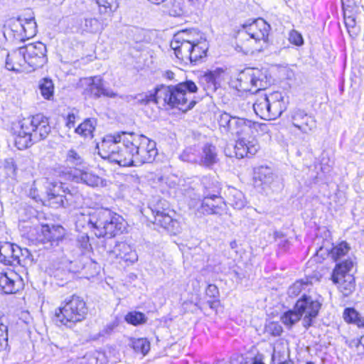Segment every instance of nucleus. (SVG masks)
Here are the masks:
<instances>
[{"mask_svg":"<svg viewBox=\"0 0 364 364\" xmlns=\"http://www.w3.org/2000/svg\"><path fill=\"white\" fill-rule=\"evenodd\" d=\"M133 132H122L117 135H107L97 144L98 153L121 166H134Z\"/></svg>","mask_w":364,"mask_h":364,"instance_id":"1","label":"nucleus"},{"mask_svg":"<svg viewBox=\"0 0 364 364\" xmlns=\"http://www.w3.org/2000/svg\"><path fill=\"white\" fill-rule=\"evenodd\" d=\"M238 39L235 46L237 53L252 55L264 50L268 46L271 26L263 18L248 21L241 25Z\"/></svg>","mask_w":364,"mask_h":364,"instance_id":"2","label":"nucleus"},{"mask_svg":"<svg viewBox=\"0 0 364 364\" xmlns=\"http://www.w3.org/2000/svg\"><path fill=\"white\" fill-rule=\"evenodd\" d=\"M83 223L91 225L95 229V235L98 237H112L122 233L124 228V219L119 215L108 208H99L81 214L76 222L77 227Z\"/></svg>","mask_w":364,"mask_h":364,"instance_id":"3","label":"nucleus"},{"mask_svg":"<svg viewBox=\"0 0 364 364\" xmlns=\"http://www.w3.org/2000/svg\"><path fill=\"white\" fill-rule=\"evenodd\" d=\"M51 131L48 119L41 114L23 119L14 138L16 146L23 150L46 139Z\"/></svg>","mask_w":364,"mask_h":364,"instance_id":"4","label":"nucleus"},{"mask_svg":"<svg viewBox=\"0 0 364 364\" xmlns=\"http://www.w3.org/2000/svg\"><path fill=\"white\" fill-rule=\"evenodd\" d=\"M198 91L196 83L190 80L179 82L176 85H161L157 87V95L166 105L173 108L186 112L192 109L196 101L191 97Z\"/></svg>","mask_w":364,"mask_h":364,"instance_id":"5","label":"nucleus"},{"mask_svg":"<svg viewBox=\"0 0 364 364\" xmlns=\"http://www.w3.org/2000/svg\"><path fill=\"white\" fill-rule=\"evenodd\" d=\"M87 307L82 298L73 295L65 299L55 309L54 321L56 323L71 326L85 319Z\"/></svg>","mask_w":364,"mask_h":364,"instance_id":"6","label":"nucleus"},{"mask_svg":"<svg viewBox=\"0 0 364 364\" xmlns=\"http://www.w3.org/2000/svg\"><path fill=\"white\" fill-rule=\"evenodd\" d=\"M46 46L41 42L28 43L20 47L17 50L12 53L11 60L21 58V61L16 63L19 69V65L27 64L30 70H35L43 67L47 62Z\"/></svg>","mask_w":364,"mask_h":364,"instance_id":"7","label":"nucleus"},{"mask_svg":"<svg viewBox=\"0 0 364 364\" xmlns=\"http://www.w3.org/2000/svg\"><path fill=\"white\" fill-rule=\"evenodd\" d=\"M255 114L266 120L275 119L286 109L284 97L279 92H274L269 95L259 96L254 105Z\"/></svg>","mask_w":364,"mask_h":364,"instance_id":"8","label":"nucleus"},{"mask_svg":"<svg viewBox=\"0 0 364 364\" xmlns=\"http://www.w3.org/2000/svg\"><path fill=\"white\" fill-rule=\"evenodd\" d=\"M218 122L220 128L225 132L230 133L232 135L240 136L242 134L253 132V130L258 132H266L267 126L265 124H260L252 122L244 118L232 117L227 112L222 113Z\"/></svg>","mask_w":364,"mask_h":364,"instance_id":"9","label":"nucleus"},{"mask_svg":"<svg viewBox=\"0 0 364 364\" xmlns=\"http://www.w3.org/2000/svg\"><path fill=\"white\" fill-rule=\"evenodd\" d=\"M269 85L265 73L258 68H247L238 74L235 87L238 90L254 93L266 89Z\"/></svg>","mask_w":364,"mask_h":364,"instance_id":"10","label":"nucleus"},{"mask_svg":"<svg viewBox=\"0 0 364 364\" xmlns=\"http://www.w3.org/2000/svg\"><path fill=\"white\" fill-rule=\"evenodd\" d=\"M218 191L210 192L206 191L203 193V199L200 201V196L191 198L188 205L191 208L203 215L220 214L224 209L225 203L218 196Z\"/></svg>","mask_w":364,"mask_h":364,"instance_id":"11","label":"nucleus"},{"mask_svg":"<svg viewBox=\"0 0 364 364\" xmlns=\"http://www.w3.org/2000/svg\"><path fill=\"white\" fill-rule=\"evenodd\" d=\"M134 166L151 163L157 155L156 143L146 136L133 132Z\"/></svg>","mask_w":364,"mask_h":364,"instance_id":"12","label":"nucleus"},{"mask_svg":"<svg viewBox=\"0 0 364 364\" xmlns=\"http://www.w3.org/2000/svg\"><path fill=\"white\" fill-rule=\"evenodd\" d=\"M353 266L351 260H345L336 265L331 275L333 282L338 285L345 296L349 295L354 289V278L348 274Z\"/></svg>","mask_w":364,"mask_h":364,"instance_id":"13","label":"nucleus"},{"mask_svg":"<svg viewBox=\"0 0 364 364\" xmlns=\"http://www.w3.org/2000/svg\"><path fill=\"white\" fill-rule=\"evenodd\" d=\"M26 223V221H23L20 226L22 228H29V230L24 234H26L30 240H36L37 242L43 245L49 244V246H46V248L53 246L54 244H58L60 235H56V230L54 227L50 228L48 225H41L40 228H32Z\"/></svg>","mask_w":364,"mask_h":364,"instance_id":"14","label":"nucleus"},{"mask_svg":"<svg viewBox=\"0 0 364 364\" xmlns=\"http://www.w3.org/2000/svg\"><path fill=\"white\" fill-rule=\"evenodd\" d=\"M321 303L311 296L304 294L296 303L294 309L298 311L303 318V326L309 328L312 325L321 309Z\"/></svg>","mask_w":364,"mask_h":364,"instance_id":"15","label":"nucleus"},{"mask_svg":"<svg viewBox=\"0 0 364 364\" xmlns=\"http://www.w3.org/2000/svg\"><path fill=\"white\" fill-rule=\"evenodd\" d=\"M68 178L76 183H82L90 187L105 186V181L92 171L80 169L70 170L68 172Z\"/></svg>","mask_w":364,"mask_h":364,"instance_id":"16","label":"nucleus"},{"mask_svg":"<svg viewBox=\"0 0 364 364\" xmlns=\"http://www.w3.org/2000/svg\"><path fill=\"white\" fill-rule=\"evenodd\" d=\"M291 122L294 127L303 134H309L316 128V121L304 110L297 109L291 113Z\"/></svg>","mask_w":364,"mask_h":364,"instance_id":"17","label":"nucleus"},{"mask_svg":"<svg viewBox=\"0 0 364 364\" xmlns=\"http://www.w3.org/2000/svg\"><path fill=\"white\" fill-rule=\"evenodd\" d=\"M276 176L271 168L261 166L254 170V184L255 187L264 190L270 187Z\"/></svg>","mask_w":364,"mask_h":364,"instance_id":"18","label":"nucleus"},{"mask_svg":"<svg viewBox=\"0 0 364 364\" xmlns=\"http://www.w3.org/2000/svg\"><path fill=\"white\" fill-rule=\"evenodd\" d=\"M21 287V281L18 275L10 271L9 272H0V289L5 294H14L18 291Z\"/></svg>","mask_w":364,"mask_h":364,"instance_id":"19","label":"nucleus"},{"mask_svg":"<svg viewBox=\"0 0 364 364\" xmlns=\"http://www.w3.org/2000/svg\"><path fill=\"white\" fill-rule=\"evenodd\" d=\"M117 259H120L126 262L133 264L138 259V255L135 250L127 243L121 242L115 245L110 251Z\"/></svg>","mask_w":364,"mask_h":364,"instance_id":"20","label":"nucleus"},{"mask_svg":"<svg viewBox=\"0 0 364 364\" xmlns=\"http://www.w3.org/2000/svg\"><path fill=\"white\" fill-rule=\"evenodd\" d=\"M259 146L255 139L247 141L240 139L235 144V153L237 158L250 157L256 154Z\"/></svg>","mask_w":364,"mask_h":364,"instance_id":"21","label":"nucleus"},{"mask_svg":"<svg viewBox=\"0 0 364 364\" xmlns=\"http://www.w3.org/2000/svg\"><path fill=\"white\" fill-rule=\"evenodd\" d=\"M62 183H50L47 188V200L46 203L47 205L53 208H58L65 207L64 198L61 189Z\"/></svg>","mask_w":364,"mask_h":364,"instance_id":"22","label":"nucleus"},{"mask_svg":"<svg viewBox=\"0 0 364 364\" xmlns=\"http://www.w3.org/2000/svg\"><path fill=\"white\" fill-rule=\"evenodd\" d=\"M86 90L95 98H99L102 95L109 97H115L117 95L112 90L104 87L103 80L100 76H95L88 80V87Z\"/></svg>","mask_w":364,"mask_h":364,"instance_id":"23","label":"nucleus"},{"mask_svg":"<svg viewBox=\"0 0 364 364\" xmlns=\"http://www.w3.org/2000/svg\"><path fill=\"white\" fill-rule=\"evenodd\" d=\"M218 161L217 149L210 144H205L202 148L200 156L198 159V163L200 166L210 167Z\"/></svg>","mask_w":364,"mask_h":364,"instance_id":"24","label":"nucleus"},{"mask_svg":"<svg viewBox=\"0 0 364 364\" xmlns=\"http://www.w3.org/2000/svg\"><path fill=\"white\" fill-rule=\"evenodd\" d=\"M154 223L171 233L176 234L179 231V223L164 212L156 211Z\"/></svg>","mask_w":364,"mask_h":364,"instance_id":"25","label":"nucleus"},{"mask_svg":"<svg viewBox=\"0 0 364 364\" xmlns=\"http://www.w3.org/2000/svg\"><path fill=\"white\" fill-rule=\"evenodd\" d=\"M208 49V42L206 40L200 38L198 42L193 44V48L191 49V53L188 58V63L197 64L206 56Z\"/></svg>","mask_w":364,"mask_h":364,"instance_id":"26","label":"nucleus"},{"mask_svg":"<svg viewBox=\"0 0 364 364\" xmlns=\"http://www.w3.org/2000/svg\"><path fill=\"white\" fill-rule=\"evenodd\" d=\"M178 39V40L173 38L171 42V47L174 50L176 56L187 64L193 44L188 42H183L184 41V38H179Z\"/></svg>","mask_w":364,"mask_h":364,"instance_id":"27","label":"nucleus"},{"mask_svg":"<svg viewBox=\"0 0 364 364\" xmlns=\"http://www.w3.org/2000/svg\"><path fill=\"white\" fill-rule=\"evenodd\" d=\"M16 21L18 23L21 30L23 31V36L21 38V41H24L25 38L28 39L36 34L37 25L33 16H29L28 18H22L21 16H19L16 19Z\"/></svg>","mask_w":364,"mask_h":364,"instance_id":"28","label":"nucleus"},{"mask_svg":"<svg viewBox=\"0 0 364 364\" xmlns=\"http://www.w3.org/2000/svg\"><path fill=\"white\" fill-rule=\"evenodd\" d=\"M228 203L235 209H242L247 203L244 194L240 190L229 187L227 193Z\"/></svg>","mask_w":364,"mask_h":364,"instance_id":"29","label":"nucleus"},{"mask_svg":"<svg viewBox=\"0 0 364 364\" xmlns=\"http://www.w3.org/2000/svg\"><path fill=\"white\" fill-rule=\"evenodd\" d=\"M16 245L10 242H4L0 245V262L6 265H15L14 259L18 257L15 255Z\"/></svg>","mask_w":364,"mask_h":364,"instance_id":"30","label":"nucleus"},{"mask_svg":"<svg viewBox=\"0 0 364 364\" xmlns=\"http://www.w3.org/2000/svg\"><path fill=\"white\" fill-rule=\"evenodd\" d=\"M65 162L70 167L73 168V170L83 168L86 165L82 155L73 149L68 151Z\"/></svg>","mask_w":364,"mask_h":364,"instance_id":"31","label":"nucleus"},{"mask_svg":"<svg viewBox=\"0 0 364 364\" xmlns=\"http://www.w3.org/2000/svg\"><path fill=\"white\" fill-rule=\"evenodd\" d=\"M120 98L123 100H126L127 102L131 101L132 100H136L137 101V103L139 105H146L149 102H154V103H159L161 98H159V95H157V87L155 89L154 92H150L149 94H139L136 96H120Z\"/></svg>","mask_w":364,"mask_h":364,"instance_id":"32","label":"nucleus"},{"mask_svg":"<svg viewBox=\"0 0 364 364\" xmlns=\"http://www.w3.org/2000/svg\"><path fill=\"white\" fill-rule=\"evenodd\" d=\"M80 28L82 32L96 33L103 30L102 23L96 18H85L81 20Z\"/></svg>","mask_w":364,"mask_h":364,"instance_id":"33","label":"nucleus"},{"mask_svg":"<svg viewBox=\"0 0 364 364\" xmlns=\"http://www.w3.org/2000/svg\"><path fill=\"white\" fill-rule=\"evenodd\" d=\"M199 82L208 95L217 90L216 74L213 72L205 73L200 77Z\"/></svg>","mask_w":364,"mask_h":364,"instance_id":"34","label":"nucleus"},{"mask_svg":"<svg viewBox=\"0 0 364 364\" xmlns=\"http://www.w3.org/2000/svg\"><path fill=\"white\" fill-rule=\"evenodd\" d=\"M63 195L65 206H72L77 205L81 199V194L74 188H69L68 186H64L61 189Z\"/></svg>","mask_w":364,"mask_h":364,"instance_id":"35","label":"nucleus"},{"mask_svg":"<svg viewBox=\"0 0 364 364\" xmlns=\"http://www.w3.org/2000/svg\"><path fill=\"white\" fill-rule=\"evenodd\" d=\"M343 318L346 322L355 324L359 328L364 327V318L353 308L344 310Z\"/></svg>","mask_w":364,"mask_h":364,"instance_id":"36","label":"nucleus"},{"mask_svg":"<svg viewBox=\"0 0 364 364\" xmlns=\"http://www.w3.org/2000/svg\"><path fill=\"white\" fill-rule=\"evenodd\" d=\"M38 88L41 95L46 100H51L54 93V85L52 80L44 77L40 80Z\"/></svg>","mask_w":364,"mask_h":364,"instance_id":"37","label":"nucleus"},{"mask_svg":"<svg viewBox=\"0 0 364 364\" xmlns=\"http://www.w3.org/2000/svg\"><path fill=\"white\" fill-rule=\"evenodd\" d=\"M311 284V279L308 277L297 280L289 287L288 289V294L291 297L296 296Z\"/></svg>","mask_w":364,"mask_h":364,"instance_id":"38","label":"nucleus"},{"mask_svg":"<svg viewBox=\"0 0 364 364\" xmlns=\"http://www.w3.org/2000/svg\"><path fill=\"white\" fill-rule=\"evenodd\" d=\"M301 318L299 312L296 309L290 310L285 312L281 316V321L287 328H291L296 322H298Z\"/></svg>","mask_w":364,"mask_h":364,"instance_id":"39","label":"nucleus"},{"mask_svg":"<svg viewBox=\"0 0 364 364\" xmlns=\"http://www.w3.org/2000/svg\"><path fill=\"white\" fill-rule=\"evenodd\" d=\"M349 250L350 247L348 244L346 242H341L331 249L329 255L334 261H337L347 255Z\"/></svg>","mask_w":364,"mask_h":364,"instance_id":"40","label":"nucleus"},{"mask_svg":"<svg viewBox=\"0 0 364 364\" xmlns=\"http://www.w3.org/2000/svg\"><path fill=\"white\" fill-rule=\"evenodd\" d=\"M168 13L171 16H180L187 11L184 0H172L168 5Z\"/></svg>","mask_w":364,"mask_h":364,"instance_id":"41","label":"nucleus"},{"mask_svg":"<svg viewBox=\"0 0 364 364\" xmlns=\"http://www.w3.org/2000/svg\"><path fill=\"white\" fill-rule=\"evenodd\" d=\"M95 130L94 122L90 119L85 120L76 129V133L85 137H92V132Z\"/></svg>","mask_w":364,"mask_h":364,"instance_id":"42","label":"nucleus"},{"mask_svg":"<svg viewBox=\"0 0 364 364\" xmlns=\"http://www.w3.org/2000/svg\"><path fill=\"white\" fill-rule=\"evenodd\" d=\"M97 3L101 14H110L118 6L117 0H97Z\"/></svg>","mask_w":364,"mask_h":364,"instance_id":"43","label":"nucleus"},{"mask_svg":"<svg viewBox=\"0 0 364 364\" xmlns=\"http://www.w3.org/2000/svg\"><path fill=\"white\" fill-rule=\"evenodd\" d=\"M125 320L127 323H131L134 326H137L141 323H144L147 318L145 314L139 311H132L127 314Z\"/></svg>","mask_w":364,"mask_h":364,"instance_id":"44","label":"nucleus"},{"mask_svg":"<svg viewBox=\"0 0 364 364\" xmlns=\"http://www.w3.org/2000/svg\"><path fill=\"white\" fill-rule=\"evenodd\" d=\"M132 346L135 352L146 355L150 348L149 343L145 338H138L132 341Z\"/></svg>","mask_w":364,"mask_h":364,"instance_id":"45","label":"nucleus"},{"mask_svg":"<svg viewBox=\"0 0 364 364\" xmlns=\"http://www.w3.org/2000/svg\"><path fill=\"white\" fill-rule=\"evenodd\" d=\"M15 248V255L18 256V257L15 258V264H26L27 260L31 259V255L28 249H22L19 246L16 245Z\"/></svg>","mask_w":364,"mask_h":364,"instance_id":"46","label":"nucleus"},{"mask_svg":"<svg viewBox=\"0 0 364 364\" xmlns=\"http://www.w3.org/2000/svg\"><path fill=\"white\" fill-rule=\"evenodd\" d=\"M11 55H12V53L10 54H8L6 60V68L8 70H13V71H17V72H21V71H24V70L31 71L29 68L28 67L27 64L21 65V66L19 65V69H16L18 67L17 65H16V63L18 62H20L21 58L9 60V58H11Z\"/></svg>","mask_w":364,"mask_h":364,"instance_id":"47","label":"nucleus"},{"mask_svg":"<svg viewBox=\"0 0 364 364\" xmlns=\"http://www.w3.org/2000/svg\"><path fill=\"white\" fill-rule=\"evenodd\" d=\"M196 34L195 31H181L174 35L173 38L178 40V38H184L183 42H188L191 44H194L198 42L200 39L194 37Z\"/></svg>","mask_w":364,"mask_h":364,"instance_id":"48","label":"nucleus"},{"mask_svg":"<svg viewBox=\"0 0 364 364\" xmlns=\"http://www.w3.org/2000/svg\"><path fill=\"white\" fill-rule=\"evenodd\" d=\"M266 332L271 334L273 336H279L283 332L282 326L275 321L269 322L265 326Z\"/></svg>","mask_w":364,"mask_h":364,"instance_id":"49","label":"nucleus"},{"mask_svg":"<svg viewBox=\"0 0 364 364\" xmlns=\"http://www.w3.org/2000/svg\"><path fill=\"white\" fill-rule=\"evenodd\" d=\"M8 342V327L0 318V350L5 348Z\"/></svg>","mask_w":364,"mask_h":364,"instance_id":"50","label":"nucleus"},{"mask_svg":"<svg viewBox=\"0 0 364 364\" xmlns=\"http://www.w3.org/2000/svg\"><path fill=\"white\" fill-rule=\"evenodd\" d=\"M3 168L8 176L14 177L16 175V167L13 159H5L3 162Z\"/></svg>","mask_w":364,"mask_h":364,"instance_id":"51","label":"nucleus"},{"mask_svg":"<svg viewBox=\"0 0 364 364\" xmlns=\"http://www.w3.org/2000/svg\"><path fill=\"white\" fill-rule=\"evenodd\" d=\"M39 184H40L39 180L33 181V182L29 189V191H28L29 197L31 198L32 199H33L36 202L41 201V196L39 194V191H38Z\"/></svg>","mask_w":364,"mask_h":364,"instance_id":"52","label":"nucleus"},{"mask_svg":"<svg viewBox=\"0 0 364 364\" xmlns=\"http://www.w3.org/2000/svg\"><path fill=\"white\" fill-rule=\"evenodd\" d=\"M77 242V245L83 250H88L91 247V245L90 243V237L87 233H82L78 235Z\"/></svg>","mask_w":364,"mask_h":364,"instance_id":"53","label":"nucleus"},{"mask_svg":"<svg viewBox=\"0 0 364 364\" xmlns=\"http://www.w3.org/2000/svg\"><path fill=\"white\" fill-rule=\"evenodd\" d=\"M289 39L291 43L296 46H301L304 43L302 36L295 30L290 31Z\"/></svg>","mask_w":364,"mask_h":364,"instance_id":"54","label":"nucleus"},{"mask_svg":"<svg viewBox=\"0 0 364 364\" xmlns=\"http://www.w3.org/2000/svg\"><path fill=\"white\" fill-rule=\"evenodd\" d=\"M181 160L188 162L198 163V159L191 154V149H186L181 155Z\"/></svg>","mask_w":364,"mask_h":364,"instance_id":"55","label":"nucleus"},{"mask_svg":"<svg viewBox=\"0 0 364 364\" xmlns=\"http://www.w3.org/2000/svg\"><path fill=\"white\" fill-rule=\"evenodd\" d=\"M206 295L210 298H216L218 294V289L215 284H209L205 291Z\"/></svg>","mask_w":364,"mask_h":364,"instance_id":"56","label":"nucleus"},{"mask_svg":"<svg viewBox=\"0 0 364 364\" xmlns=\"http://www.w3.org/2000/svg\"><path fill=\"white\" fill-rule=\"evenodd\" d=\"M184 4L188 7L196 8L199 6V0H184Z\"/></svg>","mask_w":364,"mask_h":364,"instance_id":"57","label":"nucleus"},{"mask_svg":"<svg viewBox=\"0 0 364 364\" xmlns=\"http://www.w3.org/2000/svg\"><path fill=\"white\" fill-rule=\"evenodd\" d=\"M74 120H75L74 114H69L68 117V123H67V125L69 127V128L74 127Z\"/></svg>","mask_w":364,"mask_h":364,"instance_id":"58","label":"nucleus"},{"mask_svg":"<svg viewBox=\"0 0 364 364\" xmlns=\"http://www.w3.org/2000/svg\"><path fill=\"white\" fill-rule=\"evenodd\" d=\"M345 23L347 27H353L355 25V20L350 17H348V18H346Z\"/></svg>","mask_w":364,"mask_h":364,"instance_id":"59","label":"nucleus"},{"mask_svg":"<svg viewBox=\"0 0 364 364\" xmlns=\"http://www.w3.org/2000/svg\"><path fill=\"white\" fill-rule=\"evenodd\" d=\"M174 75L175 74L171 70L166 71L164 75V76L168 80H173L174 78Z\"/></svg>","mask_w":364,"mask_h":364,"instance_id":"60","label":"nucleus"},{"mask_svg":"<svg viewBox=\"0 0 364 364\" xmlns=\"http://www.w3.org/2000/svg\"><path fill=\"white\" fill-rule=\"evenodd\" d=\"M149 1L155 4H160L165 3L167 0H149Z\"/></svg>","mask_w":364,"mask_h":364,"instance_id":"61","label":"nucleus"},{"mask_svg":"<svg viewBox=\"0 0 364 364\" xmlns=\"http://www.w3.org/2000/svg\"><path fill=\"white\" fill-rule=\"evenodd\" d=\"M364 344V336H362L357 343V348H360V346Z\"/></svg>","mask_w":364,"mask_h":364,"instance_id":"62","label":"nucleus"},{"mask_svg":"<svg viewBox=\"0 0 364 364\" xmlns=\"http://www.w3.org/2000/svg\"><path fill=\"white\" fill-rule=\"evenodd\" d=\"M208 304H209V306L211 309H213V308H215V306L217 304V301H208Z\"/></svg>","mask_w":364,"mask_h":364,"instance_id":"63","label":"nucleus"},{"mask_svg":"<svg viewBox=\"0 0 364 364\" xmlns=\"http://www.w3.org/2000/svg\"><path fill=\"white\" fill-rule=\"evenodd\" d=\"M252 364H264V363L259 360L255 359Z\"/></svg>","mask_w":364,"mask_h":364,"instance_id":"64","label":"nucleus"}]
</instances>
